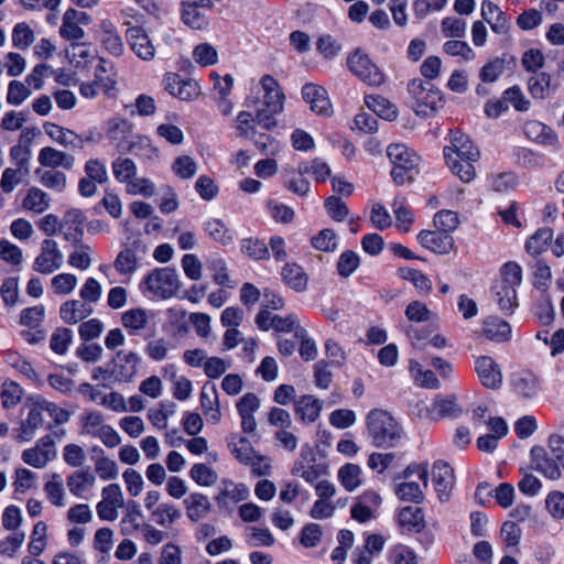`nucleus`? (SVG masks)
<instances>
[{
  "label": "nucleus",
  "instance_id": "nucleus-1",
  "mask_svg": "<svg viewBox=\"0 0 564 564\" xmlns=\"http://www.w3.org/2000/svg\"><path fill=\"white\" fill-rule=\"evenodd\" d=\"M448 140L449 144L443 149L446 165L462 182H471L476 176L475 163L480 159L478 147L460 129L451 130Z\"/></svg>",
  "mask_w": 564,
  "mask_h": 564
},
{
  "label": "nucleus",
  "instance_id": "nucleus-2",
  "mask_svg": "<svg viewBox=\"0 0 564 564\" xmlns=\"http://www.w3.org/2000/svg\"><path fill=\"white\" fill-rule=\"evenodd\" d=\"M366 425L372 445L378 448L395 447L402 438V426L387 410L369 411Z\"/></svg>",
  "mask_w": 564,
  "mask_h": 564
},
{
  "label": "nucleus",
  "instance_id": "nucleus-3",
  "mask_svg": "<svg viewBox=\"0 0 564 564\" xmlns=\"http://www.w3.org/2000/svg\"><path fill=\"white\" fill-rule=\"evenodd\" d=\"M547 445L551 452L541 445H534L530 451L532 467L545 478L556 480L561 478V467L564 469V437L552 434Z\"/></svg>",
  "mask_w": 564,
  "mask_h": 564
},
{
  "label": "nucleus",
  "instance_id": "nucleus-4",
  "mask_svg": "<svg viewBox=\"0 0 564 564\" xmlns=\"http://www.w3.org/2000/svg\"><path fill=\"white\" fill-rule=\"evenodd\" d=\"M387 156L392 165L390 176L397 186L413 183L420 173L421 156L403 143H391Z\"/></svg>",
  "mask_w": 564,
  "mask_h": 564
},
{
  "label": "nucleus",
  "instance_id": "nucleus-5",
  "mask_svg": "<svg viewBox=\"0 0 564 564\" xmlns=\"http://www.w3.org/2000/svg\"><path fill=\"white\" fill-rule=\"evenodd\" d=\"M329 465L326 460V454L319 449L318 445L313 447L305 443L300 453V457L294 462L291 468V475L303 478L307 484L314 485L322 476L329 474Z\"/></svg>",
  "mask_w": 564,
  "mask_h": 564
},
{
  "label": "nucleus",
  "instance_id": "nucleus-6",
  "mask_svg": "<svg viewBox=\"0 0 564 564\" xmlns=\"http://www.w3.org/2000/svg\"><path fill=\"white\" fill-rule=\"evenodd\" d=\"M408 91L414 99V111L417 116L430 117L444 105L443 93L431 82L413 78L408 83Z\"/></svg>",
  "mask_w": 564,
  "mask_h": 564
},
{
  "label": "nucleus",
  "instance_id": "nucleus-7",
  "mask_svg": "<svg viewBox=\"0 0 564 564\" xmlns=\"http://www.w3.org/2000/svg\"><path fill=\"white\" fill-rule=\"evenodd\" d=\"M143 292L162 300L174 296L180 288L177 272L174 268H156L150 271L140 283Z\"/></svg>",
  "mask_w": 564,
  "mask_h": 564
},
{
  "label": "nucleus",
  "instance_id": "nucleus-8",
  "mask_svg": "<svg viewBox=\"0 0 564 564\" xmlns=\"http://www.w3.org/2000/svg\"><path fill=\"white\" fill-rule=\"evenodd\" d=\"M348 69L360 82L370 87H380L387 80L386 74L361 48H356L347 56Z\"/></svg>",
  "mask_w": 564,
  "mask_h": 564
},
{
  "label": "nucleus",
  "instance_id": "nucleus-9",
  "mask_svg": "<svg viewBox=\"0 0 564 564\" xmlns=\"http://www.w3.org/2000/svg\"><path fill=\"white\" fill-rule=\"evenodd\" d=\"M147 252L148 247L140 234L129 237L127 242H122L121 250L113 261V268L121 275H131L138 270Z\"/></svg>",
  "mask_w": 564,
  "mask_h": 564
},
{
  "label": "nucleus",
  "instance_id": "nucleus-10",
  "mask_svg": "<svg viewBox=\"0 0 564 564\" xmlns=\"http://www.w3.org/2000/svg\"><path fill=\"white\" fill-rule=\"evenodd\" d=\"M162 85L166 93L181 101H193L200 96L198 82L193 78H183L178 73H165Z\"/></svg>",
  "mask_w": 564,
  "mask_h": 564
},
{
  "label": "nucleus",
  "instance_id": "nucleus-11",
  "mask_svg": "<svg viewBox=\"0 0 564 564\" xmlns=\"http://www.w3.org/2000/svg\"><path fill=\"white\" fill-rule=\"evenodd\" d=\"M257 94H262L252 102L275 110H284L285 95L278 82L272 75L265 74L261 77L256 87Z\"/></svg>",
  "mask_w": 564,
  "mask_h": 564
},
{
  "label": "nucleus",
  "instance_id": "nucleus-12",
  "mask_svg": "<svg viewBox=\"0 0 564 564\" xmlns=\"http://www.w3.org/2000/svg\"><path fill=\"white\" fill-rule=\"evenodd\" d=\"M416 241L424 249L438 256H446L455 250V240L453 235L437 229L420 230L416 235Z\"/></svg>",
  "mask_w": 564,
  "mask_h": 564
},
{
  "label": "nucleus",
  "instance_id": "nucleus-13",
  "mask_svg": "<svg viewBox=\"0 0 564 564\" xmlns=\"http://www.w3.org/2000/svg\"><path fill=\"white\" fill-rule=\"evenodd\" d=\"M474 371L482 387L489 390H498L502 386V372L500 366L490 356L484 355L475 358Z\"/></svg>",
  "mask_w": 564,
  "mask_h": 564
},
{
  "label": "nucleus",
  "instance_id": "nucleus-14",
  "mask_svg": "<svg viewBox=\"0 0 564 564\" xmlns=\"http://www.w3.org/2000/svg\"><path fill=\"white\" fill-rule=\"evenodd\" d=\"M432 481L438 500L448 501L455 484L453 467L445 460H435L432 466Z\"/></svg>",
  "mask_w": 564,
  "mask_h": 564
},
{
  "label": "nucleus",
  "instance_id": "nucleus-15",
  "mask_svg": "<svg viewBox=\"0 0 564 564\" xmlns=\"http://www.w3.org/2000/svg\"><path fill=\"white\" fill-rule=\"evenodd\" d=\"M236 408L241 419L242 434L231 433L227 437V445L235 458L241 464L247 465V393L240 397Z\"/></svg>",
  "mask_w": 564,
  "mask_h": 564
},
{
  "label": "nucleus",
  "instance_id": "nucleus-16",
  "mask_svg": "<svg viewBox=\"0 0 564 564\" xmlns=\"http://www.w3.org/2000/svg\"><path fill=\"white\" fill-rule=\"evenodd\" d=\"M301 95L305 102L310 104V109L322 117L333 115V105L327 90L317 84L306 83L301 88Z\"/></svg>",
  "mask_w": 564,
  "mask_h": 564
},
{
  "label": "nucleus",
  "instance_id": "nucleus-17",
  "mask_svg": "<svg viewBox=\"0 0 564 564\" xmlns=\"http://www.w3.org/2000/svg\"><path fill=\"white\" fill-rule=\"evenodd\" d=\"M63 263V254L58 250L57 242L53 239H44L41 253L34 259L33 270L42 274H51L59 269Z\"/></svg>",
  "mask_w": 564,
  "mask_h": 564
},
{
  "label": "nucleus",
  "instance_id": "nucleus-18",
  "mask_svg": "<svg viewBox=\"0 0 564 564\" xmlns=\"http://www.w3.org/2000/svg\"><path fill=\"white\" fill-rule=\"evenodd\" d=\"M141 364V358L133 351L124 352L119 350L111 360V373L115 381L131 382Z\"/></svg>",
  "mask_w": 564,
  "mask_h": 564
},
{
  "label": "nucleus",
  "instance_id": "nucleus-19",
  "mask_svg": "<svg viewBox=\"0 0 564 564\" xmlns=\"http://www.w3.org/2000/svg\"><path fill=\"white\" fill-rule=\"evenodd\" d=\"M415 408L419 409V416L426 417L432 421L454 415L457 410L456 398L454 395L443 398L437 395L431 406H427L423 401L417 402Z\"/></svg>",
  "mask_w": 564,
  "mask_h": 564
},
{
  "label": "nucleus",
  "instance_id": "nucleus-20",
  "mask_svg": "<svg viewBox=\"0 0 564 564\" xmlns=\"http://www.w3.org/2000/svg\"><path fill=\"white\" fill-rule=\"evenodd\" d=\"M395 524L402 534H414L420 528H424L425 514L421 507L405 506L399 508L394 516Z\"/></svg>",
  "mask_w": 564,
  "mask_h": 564
},
{
  "label": "nucleus",
  "instance_id": "nucleus-21",
  "mask_svg": "<svg viewBox=\"0 0 564 564\" xmlns=\"http://www.w3.org/2000/svg\"><path fill=\"white\" fill-rule=\"evenodd\" d=\"M126 39L132 52L143 61H151L155 55V48L147 33L139 25L128 28Z\"/></svg>",
  "mask_w": 564,
  "mask_h": 564
},
{
  "label": "nucleus",
  "instance_id": "nucleus-22",
  "mask_svg": "<svg viewBox=\"0 0 564 564\" xmlns=\"http://www.w3.org/2000/svg\"><path fill=\"white\" fill-rule=\"evenodd\" d=\"M212 7H205L197 1L182 2L181 18L185 25L193 30H205L209 25L210 17L207 11Z\"/></svg>",
  "mask_w": 564,
  "mask_h": 564
},
{
  "label": "nucleus",
  "instance_id": "nucleus-23",
  "mask_svg": "<svg viewBox=\"0 0 564 564\" xmlns=\"http://www.w3.org/2000/svg\"><path fill=\"white\" fill-rule=\"evenodd\" d=\"M41 400V394L29 397V401L32 402V408L30 409L26 419L21 423V433L18 435L19 442L31 441L35 431L43 425L42 412L44 409H42L43 404Z\"/></svg>",
  "mask_w": 564,
  "mask_h": 564
},
{
  "label": "nucleus",
  "instance_id": "nucleus-24",
  "mask_svg": "<svg viewBox=\"0 0 564 564\" xmlns=\"http://www.w3.org/2000/svg\"><path fill=\"white\" fill-rule=\"evenodd\" d=\"M100 42L110 55L119 57L123 54L122 39L110 20H102L100 23Z\"/></svg>",
  "mask_w": 564,
  "mask_h": 564
},
{
  "label": "nucleus",
  "instance_id": "nucleus-25",
  "mask_svg": "<svg viewBox=\"0 0 564 564\" xmlns=\"http://www.w3.org/2000/svg\"><path fill=\"white\" fill-rule=\"evenodd\" d=\"M44 130L46 134L65 148H69L74 151L82 150V141L75 131L64 128L54 122L44 123Z\"/></svg>",
  "mask_w": 564,
  "mask_h": 564
},
{
  "label": "nucleus",
  "instance_id": "nucleus-26",
  "mask_svg": "<svg viewBox=\"0 0 564 564\" xmlns=\"http://www.w3.org/2000/svg\"><path fill=\"white\" fill-rule=\"evenodd\" d=\"M323 402L312 394H303L295 400L294 412L304 423H314L322 411Z\"/></svg>",
  "mask_w": 564,
  "mask_h": 564
},
{
  "label": "nucleus",
  "instance_id": "nucleus-27",
  "mask_svg": "<svg viewBox=\"0 0 564 564\" xmlns=\"http://www.w3.org/2000/svg\"><path fill=\"white\" fill-rule=\"evenodd\" d=\"M524 133L528 139L542 145H555L558 143L556 132L547 124L539 120H530L524 124Z\"/></svg>",
  "mask_w": 564,
  "mask_h": 564
},
{
  "label": "nucleus",
  "instance_id": "nucleus-28",
  "mask_svg": "<svg viewBox=\"0 0 564 564\" xmlns=\"http://www.w3.org/2000/svg\"><path fill=\"white\" fill-rule=\"evenodd\" d=\"M281 278L286 286L297 293L307 289L308 276L296 262H286L281 270Z\"/></svg>",
  "mask_w": 564,
  "mask_h": 564
},
{
  "label": "nucleus",
  "instance_id": "nucleus-29",
  "mask_svg": "<svg viewBox=\"0 0 564 564\" xmlns=\"http://www.w3.org/2000/svg\"><path fill=\"white\" fill-rule=\"evenodd\" d=\"M482 333L486 338L492 341L506 343L510 340L512 330L507 321L498 316H489L484 321Z\"/></svg>",
  "mask_w": 564,
  "mask_h": 564
},
{
  "label": "nucleus",
  "instance_id": "nucleus-30",
  "mask_svg": "<svg viewBox=\"0 0 564 564\" xmlns=\"http://www.w3.org/2000/svg\"><path fill=\"white\" fill-rule=\"evenodd\" d=\"M86 216L82 209L72 208L66 212L64 220L67 226V231L64 232V238L75 245L82 242L84 237V224Z\"/></svg>",
  "mask_w": 564,
  "mask_h": 564
},
{
  "label": "nucleus",
  "instance_id": "nucleus-31",
  "mask_svg": "<svg viewBox=\"0 0 564 564\" xmlns=\"http://www.w3.org/2000/svg\"><path fill=\"white\" fill-rule=\"evenodd\" d=\"M39 163L46 167H64L65 170H72L75 163V158L68 153L56 150L52 147H44L39 153Z\"/></svg>",
  "mask_w": 564,
  "mask_h": 564
},
{
  "label": "nucleus",
  "instance_id": "nucleus-32",
  "mask_svg": "<svg viewBox=\"0 0 564 564\" xmlns=\"http://www.w3.org/2000/svg\"><path fill=\"white\" fill-rule=\"evenodd\" d=\"M258 302L261 303L263 310L268 311H278L281 310L284 305V300L280 294L268 288L261 292L257 286L249 283V305Z\"/></svg>",
  "mask_w": 564,
  "mask_h": 564
},
{
  "label": "nucleus",
  "instance_id": "nucleus-33",
  "mask_svg": "<svg viewBox=\"0 0 564 564\" xmlns=\"http://www.w3.org/2000/svg\"><path fill=\"white\" fill-rule=\"evenodd\" d=\"M514 57L507 53H503L500 57H495L486 63L479 72V78L484 83H494L496 82L502 73L510 67L511 64H514Z\"/></svg>",
  "mask_w": 564,
  "mask_h": 564
},
{
  "label": "nucleus",
  "instance_id": "nucleus-34",
  "mask_svg": "<svg viewBox=\"0 0 564 564\" xmlns=\"http://www.w3.org/2000/svg\"><path fill=\"white\" fill-rule=\"evenodd\" d=\"M553 236L554 231L552 228H539L531 237L527 239L524 245L525 251L530 256L538 258L543 252H545L547 248H550Z\"/></svg>",
  "mask_w": 564,
  "mask_h": 564
},
{
  "label": "nucleus",
  "instance_id": "nucleus-35",
  "mask_svg": "<svg viewBox=\"0 0 564 564\" xmlns=\"http://www.w3.org/2000/svg\"><path fill=\"white\" fill-rule=\"evenodd\" d=\"M210 392L213 397L207 392V387L204 386L199 395V403L207 422L217 424L221 419V413L215 386L210 387Z\"/></svg>",
  "mask_w": 564,
  "mask_h": 564
},
{
  "label": "nucleus",
  "instance_id": "nucleus-36",
  "mask_svg": "<svg viewBox=\"0 0 564 564\" xmlns=\"http://www.w3.org/2000/svg\"><path fill=\"white\" fill-rule=\"evenodd\" d=\"M205 234L215 242L228 246L234 242L235 232L221 219L209 218L203 225Z\"/></svg>",
  "mask_w": 564,
  "mask_h": 564
},
{
  "label": "nucleus",
  "instance_id": "nucleus-37",
  "mask_svg": "<svg viewBox=\"0 0 564 564\" xmlns=\"http://www.w3.org/2000/svg\"><path fill=\"white\" fill-rule=\"evenodd\" d=\"M512 155L516 164L527 170L541 169L545 165L546 156L525 147H516Z\"/></svg>",
  "mask_w": 564,
  "mask_h": 564
},
{
  "label": "nucleus",
  "instance_id": "nucleus-38",
  "mask_svg": "<svg viewBox=\"0 0 564 564\" xmlns=\"http://www.w3.org/2000/svg\"><path fill=\"white\" fill-rule=\"evenodd\" d=\"M249 140L262 155H274L280 151L279 141L268 132H260L254 126L249 124Z\"/></svg>",
  "mask_w": 564,
  "mask_h": 564
},
{
  "label": "nucleus",
  "instance_id": "nucleus-39",
  "mask_svg": "<svg viewBox=\"0 0 564 564\" xmlns=\"http://www.w3.org/2000/svg\"><path fill=\"white\" fill-rule=\"evenodd\" d=\"M210 79L214 80V87L219 90L218 108L224 116L231 113L234 105L227 98L234 85V79L230 75L224 77V85H221L220 76L216 72H212L209 75Z\"/></svg>",
  "mask_w": 564,
  "mask_h": 564
},
{
  "label": "nucleus",
  "instance_id": "nucleus-40",
  "mask_svg": "<svg viewBox=\"0 0 564 564\" xmlns=\"http://www.w3.org/2000/svg\"><path fill=\"white\" fill-rule=\"evenodd\" d=\"M366 106L378 117L392 121L398 116V110L393 104L381 95H366Z\"/></svg>",
  "mask_w": 564,
  "mask_h": 564
},
{
  "label": "nucleus",
  "instance_id": "nucleus-41",
  "mask_svg": "<svg viewBox=\"0 0 564 564\" xmlns=\"http://www.w3.org/2000/svg\"><path fill=\"white\" fill-rule=\"evenodd\" d=\"M186 514L189 520L196 522L210 510L208 497L200 492H193L184 499Z\"/></svg>",
  "mask_w": 564,
  "mask_h": 564
},
{
  "label": "nucleus",
  "instance_id": "nucleus-42",
  "mask_svg": "<svg viewBox=\"0 0 564 564\" xmlns=\"http://www.w3.org/2000/svg\"><path fill=\"white\" fill-rule=\"evenodd\" d=\"M254 117L251 118L249 113V124L256 128H261L265 131H272L278 126L276 117L282 113V110H273L271 108L257 105Z\"/></svg>",
  "mask_w": 564,
  "mask_h": 564
},
{
  "label": "nucleus",
  "instance_id": "nucleus-43",
  "mask_svg": "<svg viewBox=\"0 0 564 564\" xmlns=\"http://www.w3.org/2000/svg\"><path fill=\"white\" fill-rule=\"evenodd\" d=\"M362 470L359 465L346 463L338 470V480L344 489L348 492L356 490L361 484Z\"/></svg>",
  "mask_w": 564,
  "mask_h": 564
},
{
  "label": "nucleus",
  "instance_id": "nucleus-44",
  "mask_svg": "<svg viewBox=\"0 0 564 564\" xmlns=\"http://www.w3.org/2000/svg\"><path fill=\"white\" fill-rule=\"evenodd\" d=\"M77 10L69 8L63 17V23L59 29V34L64 40L78 41L84 37L85 31L76 22Z\"/></svg>",
  "mask_w": 564,
  "mask_h": 564
},
{
  "label": "nucleus",
  "instance_id": "nucleus-45",
  "mask_svg": "<svg viewBox=\"0 0 564 564\" xmlns=\"http://www.w3.org/2000/svg\"><path fill=\"white\" fill-rule=\"evenodd\" d=\"M224 489L216 497L219 506H227L230 503H238L246 498V487L243 484H235L229 479H224Z\"/></svg>",
  "mask_w": 564,
  "mask_h": 564
},
{
  "label": "nucleus",
  "instance_id": "nucleus-46",
  "mask_svg": "<svg viewBox=\"0 0 564 564\" xmlns=\"http://www.w3.org/2000/svg\"><path fill=\"white\" fill-rule=\"evenodd\" d=\"M501 281L496 288H517L522 282V268L516 261H508L501 267Z\"/></svg>",
  "mask_w": 564,
  "mask_h": 564
},
{
  "label": "nucleus",
  "instance_id": "nucleus-47",
  "mask_svg": "<svg viewBox=\"0 0 564 564\" xmlns=\"http://www.w3.org/2000/svg\"><path fill=\"white\" fill-rule=\"evenodd\" d=\"M360 263V257L356 251L345 250L339 254L336 262L337 274L343 279H347L355 273Z\"/></svg>",
  "mask_w": 564,
  "mask_h": 564
},
{
  "label": "nucleus",
  "instance_id": "nucleus-48",
  "mask_svg": "<svg viewBox=\"0 0 564 564\" xmlns=\"http://www.w3.org/2000/svg\"><path fill=\"white\" fill-rule=\"evenodd\" d=\"M95 477L89 470H76L67 477V487L70 494L77 498H82L87 487L93 486Z\"/></svg>",
  "mask_w": 564,
  "mask_h": 564
},
{
  "label": "nucleus",
  "instance_id": "nucleus-49",
  "mask_svg": "<svg viewBox=\"0 0 564 564\" xmlns=\"http://www.w3.org/2000/svg\"><path fill=\"white\" fill-rule=\"evenodd\" d=\"M492 291L495 293L499 310L503 315L511 316L518 306L517 290L511 288L502 289L492 286Z\"/></svg>",
  "mask_w": 564,
  "mask_h": 564
},
{
  "label": "nucleus",
  "instance_id": "nucleus-50",
  "mask_svg": "<svg viewBox=\"0 0 564 564\" xmlns=\"http://www.w3.org/2000/svg\"><path fill=\"white\" fill-rule=\"evenodd\" d=\"M310 242L315 250L334 252L337 249V235L332 228H324L313 236Z\"/></svg>",
  "mask_w": 564,
  "mask_h": 564
},
{
  "label": "nucleus",
  "instance_id": "nucleus-51",
  "mask_svg": "<svg viewBox=\"0 0 564 564\" xmlns=\"http://www.w3.org/2000/svg\"><path fill=\"white\" fill-rule=\"evenodd\" d=\"M294 338L300 341L299 352L303 360L312 361L317 357V347L313 338L308 337L307 330L304 327H297L294 333Z\"/></svg>",
  "mask_w": 564,
  "mask_h": 564
},
{
  "label": "nucleus",
  "instance_id": "nucleus-52",
  "mask_svg": "<svg viewBox=\"0 0 564 564\" xmlns=\"http://www.w3.org/2000/svg\"><path fill=\"white\" fill-rule=\"evenodd\" d=\"M122 325L129 330L130 335L145 327L148 322L147 313L143 308H131L121 316Z\"/></svg>",
  "mask_w": 564,
  "mask_h": 564
},
{
  "label": "nucleus",
  "instance_id": "nucleus-53",
  "mask_svg": "<svg viewBox=\"0 0 564 564\" xmlns=\"http://www.w3.org/2000/svg\"><path fill=\"white\" fill-rule=\"evenodd\" d=\"M299 171L302 174H312L316 183H324L330 176L329 165L319 158H315L311 163H301Z\"/></svg>",
  "mask_w": 564,
  "mask_h": 564
},
{
  "label": "nucleus",
  "instance_id": "nucleus-54",
  "mask_svg": "<svg viewBox=\"0 0 564 564\" xmlns=\"http://www.w3.org/2000/svg\"><path fill=\"white\" fill-rule=\"evenodd\" d=\"M115 178L120 183H127L137 174V165L129 158H117L111 164Z\"/></svg>",
  "mask_w": 564,
  "mask_h": 564
},
{
  "label": "nucleus",
  "instance_id": "nucleus-55",
  "mask_svg": "<svg viewBox=\"0 0 564 564\" xmlns=\"http://www.w3.org/2000/svg\"><path fill=\"white\" fill-rule=\"evenodd\" d=\"M22 206L28 210L43 213L48 208L47 194L37 187H31L23 198Z\"/></svg>",
  "mask_w": 564,
  "mask_h": 564
},
{
  "label": "nucleus",
  "instance_id": "nucleus-56",
  "mask_svg": "<svg viewBox=\"0 0 564 564\" xmlns=\"http://www.w3.org/2000/svg\"><path fill=\"white\" fill-rule=\"evenodd\" d=\"M435 229L452 235L459 225L458 214L449 209H442L433 217Z\"/></svg>",
  "mask_w": 564,
  "mask_h": 564
},
{
  "label": "nucleus",
  "instance_id": "nucleus-57",
  "mask_svg": "<svg viewBox=\"0 0 564 564\" xmlns=\"http://www.w3.org/2000/svg\"><path fill=\"white\" fill-rule=\"evenodd\" d=\"M191 478L199 486L209 487L217 481V473L204 463H196L189 470Z\"/></svg>",
  "mask_w": 564,
  "mask_h": 564
},
{
  "label": "nucleus",
  "instance_id": "nucleus-58",
  "mask_svg": "<svg viewBox=\"0 0 564 564\" xmlns=\"http://www.w3.org/2000/svg\"><path fill=\"white\" fill-rule=\"evenodd\" d=\"M502 98L507 104H510L516 111L524 112L530 109L531 102L530 100L524 96L523 91L521 90L520 86L513 85L509 88H507L502 93Z\"/></svg>",
  "mask_w": 564,
  "mask_h": 564
},
{
  "label": "nucleus",
  "instance_id": "nucleus-59",
  "mask_svg": "<svg viewBox=\"0 0 564 564\" xmlns=\"http://www.w3.org/2000/svg\"><path fill=\"white\" fill-rule=\"evenodd\" d=\"M34 42V32L25 22H19L12 30V44L19 50H26Z\"/></svg>",
  "mask_w": 564,
  "mask_h": 564
},
{
  "label": "nucleus",
  "instance_id": "nucleus-60",
  "mask_svg": "<svg viewBox=\"0 0 564 564\" xmlns=\"http://www.w3.org/2000/svg\"><path fill=\"white\" fill-rule=\"evenodd\" d=\"M551 85V75L546 72H541L533 76L528 82V89L534 99H544Z\"/></svg>",
  "mask_w": 564,
  "mask_h": 564
},
{
  "label": "nucleus",
  "instance_id": "nucleus-61",
  "mask_svg": "<svg viewBox=\"0 0 564 564\" xmlns=\"http://www.w3.org/2000/svg\"><path fill=\"white\" fill-rule=\"evenodd\" d=\"M395 495L402 501L412 502L419 505L424 499V494L420 488V485L415 481H405L398 485Z\"/></svg>",
  "mask_w": 564,
  "mask_h": 564
},
{
  "label": "nucleus",
  "instance_id": "nucleus-62",
  "mask_svg": "<svg viewBox=\"0 0 564 564\" xmlns=\"http://www.w3.org/2000/svg\"><path fill=\"white\" fill-rule=\"evenodd\" d=\"M324 207L328 216L338 223L344 221L349 215V209L346 203L340 197L335 195H332L325 199Z\"/></svg>",
  "mask_w": 564,
  "mask_h": 564
},
{
  "label": "nucleus",
  "instance_id": "nucleus-63",
  "mask_svg": "<svg viewBox=\"0 0 564 564\" xmlns=\"http://www.w3.org/2000/svg\"><path fill=\"white\" fill-rule=\"evenodd\" d=\"M23 389L14 381L4 382L1 388V403L4 409L14 408L22 398Z\"/></svg>",
  "mask_w": 564,
  "mask_h": 564
},
{
  "label": "nucleus",
  "instance_id": "nucleus-64",
  "mask_svg": "<svg viewBox=\"0 0 564 564\" xmlns=\"http://www.w3.org/2000/svg\"><path fill=\"white\" fill-rule=\"evenodd\" d=\"M193 58L200 66H212L218 62L216 48L209 43H202L194 47Z\"/></svg>",
  "mask_w": 564,
  "mask_h": 564
}]
</instances>
